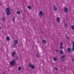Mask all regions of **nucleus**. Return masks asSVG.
<instances>
[{
    "mask_svg": "<svg viewBox=\"0 0 74 74\" xmlns=\"http://www.w3.org/2000/svg\"><path fill=\"white\" fill-rule=\"evenodd\" d=\"M43 14V13L42 11V10H40L38 13V15H39V18H41V15H42Z\"/></svg>",
    "mask_w": 74,
    "mask_h": 74,
    "instance_id": "obj_2",
    "label": "nucleus"
},
{
    "mask_svg": "<svg viewBox=\"0 0 74 74\" xmlns=\"http://www.w3.org/2000/svg\"><path fill=\"white\" fill-rule=\"evenodd\" d=\"M21 69H22V68L21 66H19L18 68V69L19 71L21 70Z\"/></svg>",
    "mask_w": 74,
    "mask_h": 74,
    "instance_id": "obj_23",
    "label": "nucleus"
},
{
    "mask_svg": "<svg viewBox=\"0 0 74 74\" xmlns=\"http://www.w3.org/2000/svg\"><path fill=\"white\" fill-rule=\"evenodd\" d=\"M28 67H29V68H32V64L30 63H29L28 64Z\"/></svg>",
    "mask_w": 74,
    "mask_h": 74,
    "instance_id": "obj_13",
    "label": "nucleus"
},
{
    "mask_svg": "<svg viewBox=\"0 0 74 74\" xmlns=\"http://www.w3.org/2000/svg\"><path fill=\"white\" fill-rule=\"evenodd\" d=\"M26 71H27V70H28V69H26Z\"/></svg>",
    "mask_w": 74,
    "mask_h": 74,
    "instance_id": "obj_40",
    "label": "nucleus"
},
{
    "mask_svg": "<svg viewBox=\"0 0 74 74\" xmlns=\"http://www.w3.org/2000/svg\"><path fill=\"white\" fill-rule=\"evenodd\" d=\"M27 7L28 8L29 10H30L32 8V6L30 5L28 6Z\"/></svg>",
    "mask_w": 74,
    "mask_h": 74,
    "instance_id": "obj_19",
    "label": "nucleus"
},
{
    "mask_svg": "<svg viewBox=\"0 0 74 74\" xmlns=\"http://www.w3.org/2000/svg\"><path fill=\"white\" fill-rule=\"evenodd\" d=\"M6 39L7 41H10V38L9 36H7L6 37Z\"/></svg>",
    "mask_w": 74,
    "mask_h": 74,
    "instance_id": "obj_12",
    "label": "nucleus"
},
{
    "mask_svg": "<svg viewBox=\"0 0 74 74\" xmlns=\"http://www.w3.org/2000/svg\"><path fill=\"white\" fill-rule=\"evenodd\" d=\"M41 16H42V17H44V14H43L42 15H41Z\"/></svg>",
    "mask_w": 74,
    "mask_h": 74,
    "instance_id": "obj_36",
    "label": "nucleus"
},
{
    "mask_svg": "<svg viewBox=\"0 0 74 74\" xmlns=\"http://www.w3.org/2000/svg\"><path fill=\"white\" fill-rule=\"evenodd\" d=\"M53 9L55 11L57 10V8H56V6H55V5H53Z\"/></svg>",
    "mask_w": 74,
    "mask_h": 74,
    "instance_id": "obj_10",
    "label": "nucleus"
},
{
    "mask_svg": "<svg viewBox=\"0 0 74 74\" xmlns=\"http://www.w3.org/2000/svg\"><path fill=\"white\" fill-rule=\"evenodd\" d=\"M67 51L69 52H70V51H71V49L70 48L68 47L67 49Z\"/></svg>",
    "mask_w": 74,
    "mask_h": 74,
    "instance_id": "obj_14",
    "label": "nucleus"
},
{
    "mask_svg": "<svg viewBox=\"0 0 74 74\" xmlns=\"http://www.w3.org/2000/svg\"><path fill=\"white\" fill-rule=\"evenodd\" d=\"M72 61L73 62H74V58H73L72 59Z\"/></svg>",
    "mask_w": 74,
    "mask_h": 74,
    "instance_id": "obj_35",
    "label": "nucleus"
},
{
    "mask_svg": "<svg viewBox=\"0 0 74 74\" xmlns=\"http://www.w3.org/2000/svg\"><path fill=\"white\" fill-rule=\"evenodd\" d=\"M65 57H66V55H64L62 57V58H65Z\"/></svg>",
    "mask_w": 74,
    "mask_h": 74,
    "instance_id": "obj_29",
    "label": "nucleus"
},
{
    "mask_svg": "<svg viewBox=\"0 0 74 74\" xmlns=\"http://www.w3.org/2000/svg\"><path fill=\"white\" fill-rule=\"evenodd\" d=\"M63 22L64 24H65V21H63Z\"/></svg>",
    "mask_w": 74,
    "mask_h": 74,
    "instance_id": "obj_37",
    "label": "nucleus"
},
{
    "mask_svg": "<svg viewBox=\"0 0 74 74\" xmlns=\"http://www.w3.org/2000/svg\"><path fill=\"white\" fill-rule=\"evenodd\" d=\"M73 52V50H71V52Z\"/></svg>",
    "mask_w": 74,
    "mask_h": 74,
    "instance_id": "obj_39",
    "label": "nucleus"
},
{
    "mask_svg": "<svg viewBox=\"0 0 74 74\" xmlns=\"http://www.w3.org/2000/svg\"><path fill=\"white\" fill-rule=\"evenodd\" d=\"M67 39L68 40H70V38H69V37L67 38Z\"/></svg>",
    "mask_w": 74,
    "mask_h": 74,
    "instance_id": "obj_34",
    "label": "nucleus"
},
{
    "mask_svg": "<svg viewBox=\"0 0 74 74\" xmlns=\"http://www.w3.org/2000/svg\"><path fill=\"white\" fill-rule=\"evenodd\" d=\"M64 10L65 12H68L69 11V9H68V8L67 7L64 8Z\"/></svg>",
    "mask_w": 74,
    "mask_h": 74,
    "instance_id": "obj_4",
    "label": "nucleus"
},
{
    "mask_svg": "<svg viewBox=\"0 0 74 74\" xmlns=\"http://www.w3.org/2000/svg\"><path fill=\"white\" fill-rule=\"evenodd\" d=\"M63 19L64 20V18H63Z\"/></svg>",
    "mask_w": 74,
    "mask_h": 74,
    "instance_id": "obj_42",
    "label": "nucleus"
},
{
    "mask_svg": "<svg viewBox=\"0 0 74 74\" xmlns=\"http://www.w3.org/2000/svg\"><path fill=\"white\" fill-rule=\"evenodd\" d=\"M16 59L17 61H18V60H19V57L18 56H17L16 57Z\"/></svg>",
    "mask_w": 74,
    "mask_h": 74,
    "instance_id": "obj_21",
    "label": "nucleus"
},
{
    "mask_svg": "<svg viewBox=\"0 0 74 74\" xmlns=\"http://www.w3.org/2000/svg\"><path fill=\"white\" fill-rule=\"evenodd\" d=\"M5 73H6V71H3V74H5Z\"/></svg>",
    "mask_w": 74,
    "mask_h": 74,
    "instance_id": "obj_33",
    "label": "nucleus"
},
{
    "mask_svg": "<svg viewBox=\"0 0 74 74\" xmlns=\"http://www.w3.org/2000/svg\"><path fill=\"white\" fill-rule=\"evenodd\" d=\"M47 42V41L45 39H43L42 40V43L44 44H46V42Z\"/></svg>",
    "mask_w": 74,
    "mask_h": 74,
    "instance_id": "obj_9",
    "label": "nucleus"
},
{
    "mask_svg": "<svg viewBox=\"0 0 74 74\" xmlns=\"http://www.w3.org/2000/svg\"><path fill=\"white\" fill-rule=\"evenodd\" d=\"M31 68L32 69H35V67H34V64H32Z\"/></svg>",
    "mask_w": 74,
    "mask_h": 74,
    "instance_id": "obj_17",
    "label": "nucleus"
},
{
    "mask_svg": "<svg viewBox=\"0 0 74 74\" xmlns=\"http://www.w3.org/2000/svg\"><path fill=\"white\" fill-rule=\"evenodd\" d=\"M13 48H15V47H16V44H15L14 43L13 44Z\"/></svg>",
    "mask_w": 74,
    "mask_h": 74,
    "instance_id": "obj_15",
    "label": "nucleus"
},
{
    "mask_svg": "<svg viewBox=\"0 0 74 74\" xmlns=\"http://www.w3.org/2000/svg\"><path fill=\"white\" fill-rule=\"evenodd\" d=\"M59 53L61 55H63V51L62 50H60L59 51Z\"/></svg>",
    "mask_w": 74,
    "mask_h": 74,
    "instance_id": "obj_7",
    "label": "nucleus"
},
{
    "mask_svg": "<svg viewBox=\"0 0 74 74\" xmlns=\"http://www.w3.org/2000/svg\"><path fill=\"white\" fill-rule=\"evenodd\" d=\"M5 11L6 12V15H9L11 14V13L10 12V8H6Z\"/></svg>",
    "mask_w": 74,
    "mask_h": 74,
    "instance_id": "obj_1",
    "label": "nucleus"
},
{
    "mask_svg": "<svg viewBox=\"0 0 74 74\" xmlns=\"http://www.w3.org/2000/svg\"><path fill=\"white\" fill-rule=\"evenodd\" d=\"M56 20L58 22H59L60 21V18H59V17H57Z\"/></svg>",
    "mask_w": 74,
    "mask_h": 74,
    "instance_id": "obj_11",
    "label": "nucleus"
},
{
    "mask_svg": "<svg viewBox=\"0 0 74 74\" xmlns=\"http://www.w3.org/2000/svg\"><path fill=\"white\" fill-rule=\"evenodd\" d=\"M14 42L15 44H17L18 43V41L17 40H15L14 41Z\"/></svg>",
    "mask_w": 74,
    "mask_h": 74,
    "instance_id": "obj_6",
    "label": "nucleus"
},
{
    "mask_svg": "<svg viewBox=\"0 0 74 74\" xmlns=\"http://www.w3.org/2000/svg\"><path fill=\"white\" fill-rule=\"evenodd\" d=\"M14 64H15L14 62H12V61L10 62V65H11V66H14Z\"/></svg>",
    "mask_w": 74,
    "mask_h": 74,
    "instance_id": "obj_8",
    "label": "nucleus"
},
{
    "mask_svg": "<svg viewBox=\"0 0 74 74\" xmlns=\"http://www.w3.org/2000/svg\"><path fill=\"white\" fill-rule=\"evenodd\" d=\"M74 45H73V48H71V51H73V50H74Z\"/></svg>",
    "mask_w": 74,
    "mask_h": 74,
    "instance_id": "obj_28",
    "label": "nucleus"
},
{
    "mask_svg": "<svg viewBox=\"0 0 74 74\" xmlns=\"http://www.w3.org/2000/svg\"><path fill=\"white\" fill-rule=\"evenodd\" d=\"M54 69H55V70H58V68L56 67H55L54 68Z\"/></svg>",
    "mask_w": 74,
    "mask_h": 74,
    "instance_id": "obj_27",
    "label": "nucleus"
},
{
    "mask_svg": "<svg viewBox=\"0 0 74 74\" xmlns=\"http://www.w3.org/2000/svg\"><path fill=\"white\" fill-rule=\"evenodd\" d=\"M12 61L15 64V59L13 61Z\"/></svg>",
    "mask_w": 74,
    "mask_h": 74,
    "instance_id": "obj_31",
    "label": "nucleus"
},
{
    "mask_svg": "<svg viewBox=\"0 0 74 74\" xmlns=\"http://www.w3.org/2000/svg\"><path fill=\"white\" fill-rule=\"evenodd\" d=\"M71 28L72 29V30H74V25H72L71 26Z\"/></svg>",
    "mask_w": 74,
    "mask_h": 74,
    "instance_id": "obj_20",
    "label": "nucleus"
},
{
    "mask_svg": "<svg viewBox=\"0 0 74 74\" xmlns=\"http://www.w3.org/2000/svg\"><path fill=\"white\" fill-rule=\"evenodd\" d=\"M15 19H16V17L15 16H14L13 18V22H15Z\"/></svg>",
    "mask_w": 74,
    "mask_h": 74,
    "instance_id": "obj_26",
    "label": "nucleus"
},
{
    "mask_svg": "<svg viewBox=\"0 0 74 74\" xmlns=\"http://www.w3.org/2000/svg\"><path fill=\"white\" fill-rule=\"evenodd\" d=\"M0 29H1V27L0 26Z\"/></svg>",
    "mask_w": 74,
    "mask_h": 74,
    "instance_id": "obj_41",
    "label": "nucleus"
},
{
    "mask_svg": "<svg viewBox=\"0 0 74 74\" xmlns=\"http://www.w3.org/2000/svg\"><path fill=\"white\" fill-rule=\"evenodd\" d=\"M1 19L2 21H5L6 19L4 17H1Z\"/></svg>",
    "mask_w": 74,
    "mask_h": 74,
    "instance_id": "obj_18",
    "label": "nucleus"
},
{
    "mask_svg": "<svg viewBox=\"0 0 74 74\" xmlns=\"http://www.w3.org/2000/svg\"><path fill=\"white\" fill-rule=\"evenodd\" d=\"M41 33H42V34H43L44 33V32H42Z\"/></svg>",
    "mask_w": 74,
    "mask_h": 74,
    "instance_id": "obj_38",
    "label": "nucleus"
},
{
    "mask_svg": "<svg viewBox=\"0 0 74 74\" xmlns=\"http://www.w3.org/2000/svg\"><path fill=\"white\" fill-rule=\"evenodd\" d=\"M64 26H65L66 27H68V25H67V23L64 24Z\"/></svg>",
    "mask_w": 74,
    "mask_h": 74,
    "instance_id": "obj_25",
    "label": "nucleus"
},
{
    "mask_svg": "<svg viewBox=\"0 0 74 74\" xmlns=\"http://www.w3.org/2000/svg\"><path fill=\"white\" fill-rule=\"evenodd\" d=\"M56 52H57V53H59V50H58V49H56Z\"/></svg>",
    "mask_w": 74,
    "mask_h": 74,
    "instance_id": "obj_30",
    "label": "nucleus"
},
{
    "mask_svg": "<svg viewBox=\"0 0 74 74\" xmlns=\"http://www.w3.org/2000/svg\"><path fill=\"white\" fill-rule=\"evenodd\" d=\"M63 42H60V47L61 49H63Z\"/></svg>",
    "mask_w": 74,
    "mask_h": 74,
    "instance_id": "obj_3",
    "label": "nucleus"
},
{
    "mask_svg": "<svg viewBox=\"0 0 74 74\" xmlns=\"http://www.w3.org/2000/svg\"><path fill=\"white\" fill-rule=\"evenodd\" d=\"M53 60L54 61H56L57 60V58L56 57H54L53 58Z\"/></svg>",
    "mask_w": 74,
    "mask_h": 74,
    "instance_id": "obj_22",
    "label": "nucleus"
},
{
    "mask_svg": "<svg viewBox=\"0 0 74 74\" xmlns=\"http://www.w3.org/2000/svg\"><path fill=\"white\" fill-rule=\"evenodd\" d=\"M65 37H66V38H67V37H68V35L67 34H65Z\"/></svg>",
    "mask_w": 74,
    "mask_h": 74,
    "instance_id": "obj_32",
    "label": "nucleus"
},
{
    "mask_svg": "<svg viewBox=\"0 0 74 74\" xmlns=\"http://www.w3.org/2000/svg\"><path fill=\"white\" fill-rule=\"evenodd\" d=\"M36 57L37 58H40V55L38 54L36 55Z\"/></svg>",
    "mask_w": 74,
    "mask_h": 74,
    "instance_id": "obj_16",
    "label": "nucleus"
},
{
    "mask_svg": "<svg viewBox=\"0 0 74 74\" xmlns=\"http://www.w3.org/2000/svg\"><path fill=\"white\" fill-rule=\"evenodd\" d=\"M16 55V52H15V51H13L12 54V57H15Z\"/></svg>",
    "mask_w": 74,
    "mask_h": 74,
    "instance_id": "obj_5",
    "label": "nucleus"
},
{
    "mask_svg": "<svg viewBox=\"0 0 74 74\" xmlns=\"http://www.w3.org/2000/svg\"><path fill=\"white\" fill-rule=\"evenodd\" d=\"M16 13L18 15H19L21 14V12L20 11H18Z\"/></svg>",
    "mask_w": 74,
    "mask_h": 74,
    "instance_id": "obj_24",
    "label": "nucleus"
}]
</instances>
